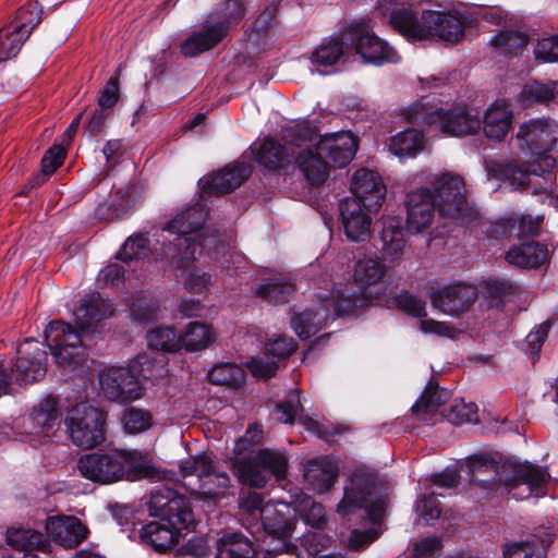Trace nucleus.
Returning a JSON list of instances; mask_svg holds the SVG:
<instances>
[{
  "label": "nucleus",
  "mask_w": 558,
  "mask_h": 558,
  "mask_svg": "<svg viewBox=\"0 0 558 558\" xmlns=\"http://www.w3.org/2000/svg\"><path fill=\"white\" fill-rule=\"evenodd\" d=\"M149 512L161 521H153L141 530L143 543L158 551L173 546L181 530H187L194 523L190 501L169 487H160L151 493Z\"/></svg>",
  "instance_id": "1"
},
{
  "label": "nucleus",
  "mask_w": 558,
  "mask_h": 558,
  "mask_svg": "<svg viewBox=\"0 0 558 558\" xmlns=\"http://www.w3.org/2000/svg\"><path fill=\"white\" fill-rule=\"evenodd\" d=\"M80 475L98 484L120 480L137 481L150 477L147 457L137 450H109L85 453L76 463Z\"/></svg>",
  "instance_id": "2"
},
{
  "label": "nucleus",
  "mask_w": 558,
  "mask_h": 558,
  "mask_svg": "<svg viewBox=\"0 0 558 558\" xmlns=\"http://www.w3.org/2000/svg\"><path fill=\"white\" fill-rule=\"evenodd\" d=\"M466 465L472 474L482 471L494 472L496 477L492 483L507 486L515 499L527 498L535 489L545 486L548 478L547 471L537 465L509 463L498 466L485 454L469 457Z\"/></svg>",
  "instance_id": "3"
},
{
  "label": "nucleus",
  "mask_w": 558,
  "mask_h": 558,
  "mask_svg": "<svg viewBox=\"0 0 558 558\" xmlns=\"http://www.w3.org/2000/svg\"><path fill=\"white\" fill-rule=\"evenodd\" d=\"M366 303L364 294L332 292L331 296L319 295V303L307 307L291 319V326L301 339H308L320 331L330 319L353 314Z\"/></svg>",
  "instance_id": "4"
},
{
  "label": "nucleus",
  "mask_w": 558,
  "mask_h": 558,
  "mask_svg": "<svg viewBox=\"0 0 558 558\" xmlns=\"http://www.w3.org/2000/svg\"><path fill=\"white\" fill-rule=\"evenodd\" d=\"M377 476L366 470H356L344 488V496L337 506V512L347 517L356 509H364L367 518L375 524L380 523L386 508L385 498L376 494Z\"/></svg>",
  "instance_id": "5"
},
{
  "label": "nucleus",
  "mask_w": 558,
  "mask_h": 558,
  "mask_svg": "<svg viewBox=\"0 0 558 558\" xmlns=\"http://www.w3.org/2000/svg\"><path fill=\"white\" fill-rule=\"evenodd\" d=\"M206 218L205 207L197 204L179 213L169 221L166 230L175 234V238L165 246L166 257H171L175 265H180L181 262H189L198 247L204 248L206 244L196 243L198 235L192 234L202 228Z\"/></svg>",
  "instance_id": "6"
},
{
  "label": "nucleus",
  "mask_w": 558,
  "mask_h": 558,
  "mask_svg": "<svg viewBox=\"0 0 558 558\" xmlns=\"http://www.w3.org/2000/svg\"><path fill=\"white\" fill-rule=\"evenodd\" d=\"M47 352L35 339H26L17 349V360L12 365L0 363V397L8 392L10 383L32 384L46 375Z\"/></svg>",
  "instance_id": "7"
},
{
  "label": "nucleus",
  "mask_w": 558,
  "mask_h": 558,
  "mask_svg": "<svg viewBox=\"0 0 558 558\" xmlns=\"http://www.w3.org/2000/svg\"><path fill=\"white\" fill-rule=\"evenodd\" d=\"M288 460L284 453L262 449L254 457H238L232 462L233 474L240 483L262 488L271 475L278 481L286 476Z\"/></svg>",
  "instance_id": "8"
},
{
  "label": "nucleus",
  "mask_w": 558,
  "mask_h": 558,
  "mask_svg": "<svg viewBox=\"0 0 558 558\" xmlns=\"http://www.w3.org/2000/svg\"><path fill=\"white\" fill-rule=\"evenodd\" d=\"M556 126L551 120L535 119L523 123L517 134L523 156L541 162L543 170H553L556 165L548 154L557 142Z\"/></svg>",
  "instance_id": "9"
},
{
  "label": "nucleus",
  "mask_w": 558,
  "mask_h": 558,
  "mask_svg": "<svg viewBox=\"0 0 558 558\" xmlns=\"http://www.w3.org/2000/svg\"><path fill=\"white\" fill-rule=\"evenodd\" d=\"M104 415L96 408L76 404L68 413L64 425L71 441L81 448H93L105 439Z\"/></svg>",
  "instance_id": "10"
},
{
  "label": "nucleus",
  "mask_w": 558,
  "mask_h": 558,
  "mask_svg": "<svg viewBox=\"0 0 558 558\" xmlns=\"http://www.w3.org/2000/svg\"><path fill=\"white\" fill-rule=\"evenodd\" d=\"M410 119L415 123L436 124L440 131L448 135L461 136L473 134L481 129L482 121L463 109H428L424 104L416 105L410 110Z\"/></svg>",
  "instance_id": "11"
},
{
  "label": "nucleus",
  "mask_w": 558,
  "mask_h": 558,
  "mask_svg": "<svg viewBox=\"0 0 558 558\" xmlns=\"http://www.w3.org/2000/svg\"><path fill=\"white\" fill-rule=\"evenodd\" d=\"M343 40L350 44L364 62L377 65L399 61L398 52L387 41L377 37L366 21L354 22L343 33Z\"/></svg>",
  "instance_id": "12"
},
{
  "label": "nucleus",
  "mask_w": 558,
  "mask_h": 558,
  "mask_svg": "<svg viewBox=\"0 0 558 558\" xmlns=\"http://www.w3.org/2000/svg\"><path fill=\"white\" fill-rule=\"evenodd\" d=\"M45 340L56 362L61 366L80 365L87 357L80 332L70 324L51 322L45 329Z\"/></svg>",
  "instance_id": "13"
},
{
  "label": "nucleus",
  "mask_w": 558,
  "mask_h": 558,
  "mask_svg": "<svg viewBox=\"0 0 558 558\" xmlns=\"http://www.w3.org/2000/svg\"><path fill=\"white\" fill-rule=\"evenodd\" d=\"M180 471L183 477H197V494L204 499L220 498L230 487V476L226 472L215 471L210 456L205 453L181 461Z\"/></svg>",
  "instance_id": "14"
},
{
  "label": "nucleus",
  "mask_w": 558,
  "mask_h": 558,
  "mask_svg": "<svg viewBox=\"0 0 558 558\" xmlns=\"http://www.w3.org/2000/svg\"><path fill=\"white\" fill-rule=\"evenodd\" d=\"M287 512L275 504H265L262 511V519L247 526L256 541H262L267 545L279 544V542H291V536L295 527V520L290 514L288 507L280 504Z\"/></svg>",
  "instance_id": "15"
},
{
  "label": "nucleus",
  "mask_w": 558,
  "mask_h": 558,
  "mask_svg": "<svg viewBox=\"0 0 558 558\" xmlns=\"http://www.w3.org/2000/svg\"><path fill=\"white\" fill-rule=\"evenodd\" d=\"M429 190L440 216L456 218L466 208L465 184L460 175L446 172L434 180Z\"/></svg>",
  "instance_id": "16"
},
{
  "label": "nucleus",
  "mask_w": 558,
  "mask_h": 558,
  "mask_svg": "<svg viewBox=\"0 0 558 558\" xmlns=\"http://www.w3.org/2000/svg\"><path fill=\"white\" fill-rule=\"evenodd\" d=\"M99 384L106 397L111 401H133L142 396V385L138 384V378L129 366H113L104 369L99 374Z\"/></svg>",
  "instance_id": "17"
},
{
  "label": "nucleus",
  "mask_w": 558,
  "mask_h": 558,
  "mask_svg": "<svg viewBox=\"0 0 558 558\" xmlns=\"http://www.w3.org/2000/svg\"><path fill=\"white\" fill-rule=\"evenodd\" d=\"M487 179H495L507 184L511 190L525 187L530 182V175H544L551 170H543L542 163L529 157H522V165L515 161L508 163L494 162L487 166Z\"/></svg>",
  "instance_id": "18"
},
{
  "label": "nucleus",
  "mask_w": 558,
  "mask_h": 558,
  "mask_svg": "<svg viewBox=\"0 0 558 558\" xmlns=\"http://www.w3.org/2000/svg\"><path fill=\"white\" fill-rule=\"evenodd\" d=\"M344 233L350 241L363 242L371 234L372 219L369 213L375 208L365 207L356 198H344L339 205Z\"/></svg>",
  "instance_id": "19"
},
{
  "label": "nucleus",
  "mask_w": 558,
  "mask_h": 558,
  "mask_svg": "<svg viewBox=\"0 0 558 558\" xmlns=\"http://www.w3.org/2000/svg\"><path fill=\"white\" fill-rule=\"evenodd\" d=\"M476 298L475 288L463 283L435 290L430 295L434 307L450 316H458L468 311Z\"/></svg>",
  "instance_id": "20"
},
{
  "label": "nucleus",
  "mask_w": 558,
  "mask_h": 558,
  "mask_svg": "<svg viewBox=\"0 0 558 558\" xmlns=\"http://www.w3.org/2000/svg\"><path fill=\"white\" fill-rule=\"evenodd\" d=\"M405 206L408 231L420 233L432 225L437 208L429 189L421 187L408 193Z\"/></svg>",
  "instance_id": "21"
},
{
  "label": "nucleus",
  "mask_w": 558,
  "mask_h": 558,
  "mask_svg": "<svg viewBox=\"0 0 558 558\" xmlns=\"http://www.w3.org/2000/svg\"><path fill=\"white\" fill-rule=\"evenodd\" d=\"M296 348L295 341L287 336H277L266 344V360L253 357L246 365L255 377L269 378L277 372V362L289 356Z\"/></svg>",
  "instance_id": "22"
},
{
  "label": "nucleus",
  "mask_w": 558,
  "mask_h": 558,
  "mask_svg": "<svg viewBox=\"0 0 558 558\" xmlns=\"http://www.w3.org/2000/svg\"><path fill=\"white\" fill-rule=\"evenodd\" d=\"M316 149L335 167L342 168L353 159L357 142L350 132L327 133L319 137Z\"/></svg>",
  "instance_id": "23"
},
{
  "label": "nucleus",
  "mask_w": 558,
  "mask_h": 558,
  "mask_svg": "<svg viewBox=\"0 0 558 558\" xmlns=\"http://www.w3.org/2000/svg\"><path fill=\"white\" fill-rule=\"evenodd\" d=\"M352 198H356L365 207L378 209L384 202L386 187L380 177L368 169H359L352 177Z\"/></svg>",
  "instance_id": "24"
},
{
  "label": "nucleus",
  "mask_w": 558,
  "mask_h": 558,
  "mask_svg": "<svg viewBox=\"0 0 558 558\" xmlns=\"http://www.w3.org/2000/svg\"><path fill=\"white\" fill-rule=\"evenodd\" d=\"M61 423V412L57 399L48 396L33 408L24 420V427L28 434H44L49 436L56 432Z\"/></svg>",
  "instance_id": "25"
},
{
  "label": "nucleus",
  "mask_w": 558,
  "mask_h": 558,
  "mask_svg": "<svg viewBox=\"0 0 558 558\" xmlns=\"http://www.w3.org/2000/svg\"><path fill=\"white\" fill-rule=\"evenodd\" d=\"M227 35V26L219 25L210 19L193 31L181 44V53L185 57H195L216 47Z\"/></svg>",
  "instance_id": "26"
},
{
  "label": "nucleus",
  "mask_w": 558,
  "mask_h": 558,
  "mask_svg": "<svg viewBox=\"0 0 558 558\" xmlns=\"http://www.w3.org/2000/svg\"><path fill=\"white\" fill-rule=\"evenodd\" d=\"M48 535L64 548L78 546L88 534L87 527L75 517H53L46 523Z\"/></svg>",
  "instance_id": "27"
},
{
  "label": "nucleus",
  "mask_w": 558,
  "mask_h": 558,
  "mask_svg": "<svg viewBox=\"0 0 558 558\" xmlns=\"http://www.w3.org/2000/svg\"><path fill=\"white\" fill-rule=\"evenodd\" d=\"M427 11L421 14L410 8H398L390 13L389 23L395 31L412 40L428 39Z\"/></svg>",
  "instance_id": "28"
},
{
  "label": "nucleus",
  "mask_w": 558,
  "mask_h": 558,
  "mask_svg": "<svg viewBox=\"0 0 558 558\" xmlns=\"http://www.w3.org/2000/svg\"><path fill=\"white\" fill-rule=\"evenodd\" d=\"M338 476L336 463L328 457L310 459L303 466V477L310 489L317 494L329 490Z\"/></svg>",
  "instance_id": "29"
},
{
  "label": "nucleus",
  "mask_w": 558,
  "mask_h": 558,
  "mask_svg": "<svg viewBox=\"0 0 558 558\" xmlns=\"http://www.w3.org/2000/svg\"><path fill=\"white\" fill-rule=\"evenodd\" d=\"M251 174V167L239 162L215 173L202 185L203 194L223 195L238 189Z\"/></svg>",
  "instance_id": "30"
},
{
  "label": "nucleus",
  "mask_w": 558,
  "mask_h": 558,
  "mask_svg": "<svg viewBox=\"0 0 558 558\" xmlns=\"http://www.w3.org/2000/svg\"><path fill=\"white\" fill-rule=\"evenodd\" d=\"M513 119L511 105L506 99H498L486 110L483 120L485 135L496 142L505 140L509 133Z\"/></svg>",
  "instance_id": "31"
},
{
  "label": "nucleus",
  "mask_w": 558,
  "mask_h": 558,
  "mask_svg": "<svg viewBox=\"0 0 558 558\" xmlns=\"http://www.w3.org/2000/svg\"><path fill=\"white\" fill-rule=\"evenodd\" d=\"M450 393L440 389L438 385L429 381L421 395L420 399L412 407L413 413L417 418L428 422L435 415H441L442 410H447L446 403L448 402Z\"/></svg>",
  "instance_id": "32"
},
{
  "label": "nucleus",
  "mask_w": 558,
  "mask_h": 558,
  "mask_svg": "<svg viewBox=\"0 0 558 558\" xmlns=\"http://www.w3.org/2000/svg\"><path fill=\"white\" fill-rule=\"evenodd\" d=\"M506 260L520 268H537L548 262V248L538 242H524L512 246L506 255Z\"/></svg>",
  "instance_id": "33"
},
{
  "label": "nucleus",
  "mask_w": 558,
  "mask_h": 558,
  "mask_svg": "<svg viewBox=\"0 0 558 558\" xmlns=\"http://www.w3.org/2000/svg\"><path fill=\"white\" fill-rule=\"evenodd\" d=\"M113 312L114 308L112 303L104 300L99 293L94 292L82 299L80 307L75 311L74 316L80 328L86 329L100 319L111 316Z\"/></svg>",
  "instance_id": "34"
},
{
  "label": "nucleus",
  "mask_w": 558,
  "mask_h": 558,
  "mask_svg": "<svg viewBox=\"0 0 558 558\" xmlns=\"http://www.w3.org/2000/svg\"><path fill=\"white\" fill-rule=\"evenodd\" d=\"M425 23L429 26L428 38L439 37L442 40L457 43L464 34L463 22L456 15L427 11Z\"/></svg>",
  "instance_id": "35"
},
{
  "label": "nucleus",
  "mask_w": 558,
  "mask_h": 558,
  "mask_svg": "<svg viewBox=\"0 0 558 558\" xmlns=\"http://www.w3.org/2000/svg\"><path fill=\"white\" fill-rule=\"evenodd\" d=\"M295 167L302 173L306 182L312 186H319L326 182L329 177V166L324 160V156L311 149L302 150L294 160Z\"/></svg>",
  "instance_id": "36"
},
{
  "label": "nucleus",
  "mask_w": 558,
  "mask_h": 558,
  "mask_svg": "<svg viewBox=\"0 0 558 558\" xmlns=\"http://www.w3.org/2000/svg\"><path fill=\"white\" fill-rule=\"evenodd\" d=\"M167 357L161 352L148 351L138 354L130 363L129 367L138 378L141 385L142 379L156 380L167 374Z\"/></svg>",
  "instance_id": "37"
},
{
  "label": "nucleus",
  "mask_w": 558,
  "mask_h": 558,
  "mask_svg": "<svg viewBox=\"0 0 558 558\" xmlns=\"http://www.w3.org/2000/svg\"><path fill=\"white\" fill-rule=\"evenodd\" d=\"M380 250L384 256L390 260L399 259L405 246L404 230L396 218H387L383 221L380 231Z\"/></svg>",
  "instance_id": "38"
},
{
  "label": "nucleus",
  "mask_w": 558,
  "mask_h": 558,
  "mask_svg": "<svg viewBox=\"0 0 558 558\" xmlns=\"http://www.w3.org/2000/svg\"><path fill=\"white\" fill-rule=\"evenodd\" d=\"M253 151L258 163L270 170L286 169L290 163V155L272 138H264L258 145L254 144Z\"/></svg>",
  "instance_id": "39"
},
{
  "label": "nucleus",
  "mask_w": 558,
  "mask_h": 558,
  "mask_svg": "<svg viewBox=\"0 0 558 558\" xmlns=\"http://www.w3.org/2000/svg\"><path fill=\"white\" fill-rule=\"evenodd\" d=\"M551 543L549 535H534L525 541L507 543L504 546V558H545L546 548Z\"/></svg>",
  "instance_id": "40"
},
{
  "label": "nucleus",
  "mask_w": 558,
  "mask_h": 558,
  "mask_svg": "<svg viewBox=\"0 0 558 558\" xmlns=\"http://www.w3.org/2000/svg\"><path fill=\"white\" fill-rule=\"evenodd\" d=\"M215 340L216 331L213 327L199 322H191L180 333L181 349L190 352L207 349Z\"/></svg>",
  "instance_id": "41"
},
{
  "label": "nucleus",
  "mask_w": 558,
  "mask_h": 558,
  "mask_svg": "<svg viewBox=\"0 0 558 558\" xmlns=\"http://www.w3.org/2000/svg\"><path fill=\"white\" fill-rule=\"evenodd\" d=\"M8 543L24 551L40 550L47 553L50 550V543L44 534L32 529L9 527L7 530Z\"/></svg>",
  "instance_id": "42"
},
{
  "label": "nucleus",
  "mask_w": 558,
  "mask_h": 558,
  "mask_svg": "<svg viewBox=\"0 0 558 558\" xmlns=\"http://www.w3.org/2000/svg\"><path fill=\"white\" fill-rule=\"evenodd\" d=\"M295 291V286L289 276H276L260 283L255 293L270 303H284Z\"/></svg>",
  "instance_id": "43"
},
{
  "label": "nucleus",
  "mask_w": 558,
  "mask_h": 558,
  "mask_svg": "<svg viewBox=\"0 0 558 558\" xmlns=\"http://www.w3.org/2000/svg\"><path fill=\"white\" fill-rule=\"evenodd\" d=\"M556 97H558L557 81L531 82L522 87L518 100L522 106L529 107L535 104L548 105Z\"/></svg>",
  "instance_id": "44"
},
{
  "label": "nucleus",
  "mask_w": 558,
  "mask_h": 558,
  "mask_svg": "<svg viewBox=\"0 0 558 558\" xmlns=\"http://www.w3.org/2000/svg\"><path fill=\"white\" fill-rule=\"evenodd\" d=\"M425 147L422 131L415 129L404 130L391 138L389 150L400 157H414Z\"/></svg>",
  "instance_id": "45"
},
{
  "label": "nucleus",
  "mask_w": 558,
  "mask_h": 558,
  "mask_svg": "<svg viewBox=\"0 0 558 558\" xmlns=\"http://www.w3.org/2000/svg\"><path fill=\"white\" fill-rule=\"evenodd\" d=\"M170 262L172 270L177 277H183L185 287L192 293H202L208 288L210 276L202 272L194 265L195 253L189 262H181L180 265H175L171 257H167Z\"/></svg>",
  "instance_id": "46"
},
{
  "label": "nucleus",
  "mask_w": 558,
  "mask_h": 558,
  "mask_svg": "<svg viewBox=\"0 0 558 558\" xmlns=\"http://www.w3.org/2000/svg\"><path fill=\"white\" fill-rule=\"evenodd\" d=\"M386 265L378 257H364L356 262L353 278L360 288L378 283L386 274Z\"/></svg>",
  "instance_id": "47"
},
{
  "label": "nucleus",
  "mask_w": 558,
  "mask_h": 558,
  "mask_svg": "<svg viewBox=\"0 0 558 558\" xmlns=\"http://www.w3.org/2000/svg\"><path fill=\"white\" fill-rule=\"evenodd\" d=\"M246 12L245 0H222L219 2L213 11L210 19H217L215 21L219 25L227 26V32L238 25Z\"/></svg>",
  "instance_id": "48"
},
{
  "label": "nucleus",
  "mask_w": 558,
  "mask_h": 558,
  "mask_svg": "<svg viewBox=\"0 0 558 558\" xmlns=\"http://www.w3.org/2000/svg\"><path fill=\"white\" fill-rule=\"evenodd\" d=\"M28 37L29 29L14 31L13 24L3 27L0 31V61L15 57Z\"/></svg>",
  "instance_id": "49"
},
{
  "label": "nucleus",
  "mask_w": 558,
  "mask_h": 558,
  "mask_svg": "<svg viewBox=\"0 0 558 558\" xmlns=\"http://www.w3.org/2000/svg\"><path fill=\"white\" fill-rule=\"evenodd\" d=\"M347 43L341 39L330 38L316 48L311 57L312 63L322 66H330L336 64L344 53L343 44Z\"/></svg>",
  "instance_id": "50"
},
{
  "label": "nucleus",
  "mask_w": 558,
  "mask_h": 558,
  "mask_svg": "<svg viewBox=\"0 0 558 558\" xmlns=\"http://www.w3.org/2000/svg\"><path fill=\"white\" fill-rule=\"evenodd\" d=\"M441 417H445L451 424L476 423L477 407L475 403H465L462 399H454L447 410L441 411Z\"/></svg>",
  "instance_id": "51"
},
{
  "label": "nucleus",
  "mask_w": 558,
  "mask_h": 558,
  "mask_svg": "<svg viewBox=\"0 0 558 558\" xmlns=\"http://www.w3.org/2000/svg\"><path fill=\"white\" fill-rule=\"evenodd\" d=\"M244 371L235 364L221 363L208 372V379L216 385L236 387L244 381Z\"/></svg>",
  "instance_id": "52"
},
{
  "label": "nucleus",
  "mask_w": 558,
  "mask_h": 558,
  "mask_svg": "<svg viewBox=\"0 0 558 558\" xmlns=\"http://www.w3.org/2000/svg\"><path fill=\"white\" fill-rule=\"evenodd\" d=\"M147 342L150 348L174 352L181 349L180 335L171 327H158L147 333Z\"/></svg>",
  "instance_id": "53"
},
{
  "label": "nucleus",
  "mask_w": 558,
  "mask_h": 558,
  "mask_svg": "<svg viewBox=\"0 0 558 558\" xmlns=\"http://www.w3.org/2000/svg\"><path fill=\"white\" fill-rule=\"evenodd\" d=\"M121 422L125 433L136 435L151 426L153 415L147 410L132 407L123 412Z\"/></svg>",
  "instance_id": "54"
},
{
  "label": "nucleus",
  "mask_w": 558,
  "mask_h": 558,
  "mask_svg": "<svg viewBox=\"0 0 558 558\" xmlns=\"http://www.w3.org/2000/svg\"><path fill=\"white\" fill-rule=\"evenodd\" d=\"M302 411L303 408L298 390L291 391L284 400L278 402L275 407L278 421L286 424H292L296 417L303 422Z\"/></svg>",
  "instance_id": "55"
},
{
  "label": "nucleus",
  "mask_w": 558,
  "mask_h": 558,
  "mask_svg": "<svg viewBox=\"0 0 558 558\" xmlns=\"http://www.w3.org/2000/svg\"><path fill=\"white\" fill-rule=\"evenodd\" d=\"M526 44L527 36L514 31H504L492 38V45L506 56L517 53Z\"/></svg>",
  "instance_id": "56"
},
{
  "label": "nucleus",
  "mask_w": 558,
  "mask_h": 558,
  "mask_svg": "<svg viewBox=\"0 0 558 558\" xmlns=\"http://www.w3.org/2000/svg\"><path fill=\"white\" fill-rule=\"evenodd\" d=\"M283 140L295 146L311 143L317 136V131L306 121L294 122L282 130Z\"/></svg>",
  "instance_id": "57"
},
{
  "label": "nucleus",
  "mask_w": 558,
  "mask_h": 558,
  "mask_svg": "<svg viewBox=\"0 0 558 558\" xmlns=\"http://www.w3.org/2000/svg\"><path fill=\"white\" fill-rule=\"evenodd\" d=\"M158 312L157 301L145 292H137L131 303V313L140 322H149L156 318Z\"/></svg>",
  "instance_id": "58"
},
{
  "label": "nucleus",
  "mask_w": 558,
  "mask_h": 558,
  "mask_svg": "<svg viewBox=\"0 0 558 558\" xmlns=\"http://www.w3.org/2000/svg\"><path fill=\"white\" fill-rule=\"evenodd\" d=\"M65 157V148L62 145H53L50 147L41 159L43 174H38L34 182L40 184L45 181L46 177L52 174L58 167H60Z\"/></svg>",
  "instance_id": "59"
},
{
  "label": "nucleus",
  "mask_w": 558,
  "mask_h": 558,
  "mask_svg": "<svg viewBox=\"0 0 558 558\" xmlns=\"http://www.w3.org/2000/svg\"><path fill=\"white\" fill-rule=\"evenodd\" d=\"M239 505L241 510L248 515V526L262 519V511L265 505L260 493H243L239 499Z\"/></svg>",
  "instance_id": "60"
},
{
  "label": "nucleus",
  "mask_w": 558,
  "mask_h": 558,
  "mask_svg": "<svg viewBox=\"0 0 558 558\" xmlns=\"http://www.w3.org/2000/svg\"><path fill=\"white\" fill-rule=\"evenodd\" d=\"M148 244V239L143 234L130 236L118 253V258L128 262L145 257Z\"/></svg>",
  "instance_id": "61"
},
{
  "label": "nucleus",
  "mask_w": 558,
  "mask_h": 558,
  "mask_svg": "<svg viewBox=\"0 0 558 558\" xmlns=\"http://www.w3.org/2000/svg\"><path fill=\"white\" fill-rule=\"evenodd\" d=\"M41 10L38 3H28L19 10L14 25V31L22 32L23 29L32 31L39 24L41 20Z\"/></svg>",
  "instance_id": "62"
},
{
  "label": "nucleus",
  "mask_w": 558,
  "mask_h": 558,
  "mask_svg": "<svg viewBox=\"0 0 558 558\" xmlns=\"http://www.w3.org/2000/svg\"><path fill=\"white\" fill-rule=\"evenodd\" d=\"M301 512L304 521L316 530H322L327 522L324 506L311 498L303 500Z\"/></svg>",
  "instance_id": "63"
},
{
  "label": "nucleus",
  "mask_w": 558,
  "mask_h": 558,
  "mask_svg": "<svg viewBox=\"0 0 558 558\" xmlns=\"http://www.w3.org/2000/svg\"><path fill=\"white\" fill-rule=\"evenodd\" d=\"M534 56L536 60L543 62L558 61V35L538 40L534 48Z\"/></svg>",
  "instance_id": "64"
}]
</instances>
